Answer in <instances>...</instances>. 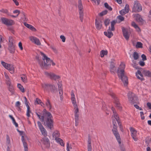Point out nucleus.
<instances>
[{
    "mask_svg": "<svg viewBox=\"0 0 151 151\" xmlns=\"http://www.w3.org/2000/svg\"><path fill=\"white\" fill-rule=\"evenodd\" d=\"M125 65L124 64H121L117 70L118 76L119 78L121 80L125 86L128 84L127 77L124 74V69Z\"/></svg>",
    "mask_w": 151,
    "mask_h": 151,
    "instance_id": "f257e3e1",
    "label": "nucleus"
},
{
    "mask_svg": "<svg viewBox=\"0 0 151 151\" xmlns=\"http://www.w3.org/2000/svg\"><path fill=\"white\" fill-rule=\"evenodd\" d=\"M71 96L72 103L74 106V109H75L74 113L75 122L76 123H77V122L78 120V118L79 117V115L78 114V113L79 112V109L78 106L76 104L75 95L73 91H71Z\"/></svg>",
    "mask_w": 151,
    "mask_h": 151,
    "instance_id": "f03ea898",
    "label": "nucleus"
},
{
    "mask_svg": "<svg viewBox=\"0 0 151 151\" xmlns=\"http://www.w3.org/2000/svg\"><path fill=\"white\" fill-rule=\"evenodd\" d=\"M42 86L44 91L48 92H50L52 93H56L58 92V89L54 85L51 84H42Z\"/></svg>",
    "mask_w": 151,
    "mask_h": 151,
    "instance_id": "7ed1b4c3",
    "label": "nucleus"
},
{
    "mask_svg": "<svg viewBox=\"0 0 151 151\" xmlns=\"http://www.w3.org/2000/svg\"><path fill=\"white\" fill-rule=\"evenodd\" d=\"M42 115L44 116V118L46 123H53V117L51 113L47 111L44 109L42 112Z\"/></svg>",
    "mask_w": 151,
    "mask_h": 151,
    "instance_id": "20e7f679",
    "label": "nucleus"
},
{
    "mask_svg": "<svg viewBox=\"0 0 151 151\" xmlns=\"http://www.w3.org/2000/svg\"><path fill=\"white\" fill-rule=\"evenodd\" d=\"M40 53L43 56L42 59L44 60V63L43 66H40L41 68H43L46 69H47L51 65V60L50 58H48L43 52H40Z\"/></svg>",
    "mask_w": 151,
    "mask_h": 151,
    "instance_id": "39448f33",
    "label": "nucleus"
},
{
    "mask_svg": "<svg viewBox=\"0 0 151 151\" xmlns=\"http://www.w3.org/2000/svg\"><path fill=\"white\" fill-rule=\"evenodd\" d=\"M117 123H114L113 125V128L112 129L113 134L115 137L119 145H121V139L119 132L118 131Z\"/></svg>",
    "mask_w": 151,
    "mask_h": 151,
    "instance_id": "423d86ee",
    "label": "nucleus"
},
{
    "mask_svg": "<svg viewBox=\"0 0 151 151\" xmlns=\"http://www.w3.org/2000/svg\"><path fill=\"white\" fill-rule=\"evenodd\" d=\"M129 100L131 103L133 104H139V99L137 97L134 93L129 92L128 94Z\"/></svg>",
    "mask_w": 151,
    "mask_h": 151,
    "instance_id": "0eeeda50",
    "label": "nucleus"
},
{
    "mask_svg": "<svg viewBox=\"0 0 151 151\" xmlns=\"http://www.w3.org/2000/svg\"><path fill=\"white\" fill-rule=\"evenodd\" d=\"M109 94L114 99V103L115 104V106L118 109L121 111L122 108L119 101V99L113 93L110 92Z\"/></svg>",
    "mask_w": 151,
    "mask_h": 151,
    "instance_id": "6e6552de",
    "label": "nucleus"
},
{
    "mask_svg": "<svg viewBox=\"0 0 151 151\" xmlns=\"http://www.w3.org/2000/svg\"><path fill=\"white\" fill-rule=\"evenodd\" d=\"M78 8L79 10V18L81 22L83 20V9L81 0H80L78 2Z\"/></svg>",
    "mask_w": 151,
    "mask_h": 151,
    "instance_id": "1a4fd4ad",
    "label": "nucleus"
},
{
    "mask_svg": "<svg viewBox=\"0 0 151 151\" xmlns=\"http://www.w3.org/2000/svg\"><path fill=\"white\" fill-rule=\"evenodd\" d=\"M142 10V7L140 4L137 1H134V6L132 8V12H137Z\"/></svg>",
    "mask_w": 151,
    "mask_h": 151,
    "instance_id": "9d476101",
    "label": "nucleus"
},
{
    "mask_svg": "<svg viewBox=\"0 0 151 151\" xmlns=\"http://www.w3.org/2000/svg\"><path fill=\"white\" fill-rule=\"evenodd\" d=\"M45 74L46 76L50 77L51 79H54L55 80H56L60 78L59 76L57 75L51 73L45 72Z\"/></svg>",
    "mask_w": 151,
    "mask_h": 151,
    "instance_id": "9b49d317",
    "label": "nucleus"
},
{
    "mask_svg": "<svg viewBox=\"0 0 151 151\" xmlns=\"http://www.w3.org/2000/svg\"><path fill=\"white\" fill-rule=\"evenodd\" d=\"M130 130L131 133V136L135 141H137V138L136 137L137 131L133 127H130Z\"/></svg>",
    "mask_w": 151,
    "mask_h": 151,
    "instance_id": "f8f14e48",
    "label": "nucleus"
},
{
    "mask_svg": "<svg viewBox=\"0 0 151 151\" xmlns=\"http://www.w3.org/2000/svg\"><path fill=\"white\" fill-rule=\"evenodd\" d=\"M38 126L42 135L45 137L47 135V132L43 126L42 123H38Z\"/></svg>",
    "mask_w": 151,
    "mask_h": 151,
    "instance_id": "ddd939ff",
    "label": "nucleus"
},
{
    "mask_svg": "<svg viewBox=\"0 0 151 151\" xmlns=\"http://www.w3.org/2000/svg\"><path fill=\"white\" fill-rule=\"evenodd\" d=\"M42 142L47 147L49 148L50 147V141L47 138L45 137L43 138L42 140Z\"/></svg>",
    "mask_w": 151,
    "mask_h": 151,
    "instance_id": "4468645a",
    "label": "nucleus"
},
{
    "mask_svg": "<svg viewBox=\"0 0 151 151\" xmlns=\"http://www.w3.org/2000/svg\"><path fill=\"white\" fill-rule=\"evenodd\" d=\"M122 29L123 36L127 40H128L129 39V36L128 34L127 29L124 27H122Z\"/></svg>",
    "mask_w": 151,
    "mask_h": 151,
    "instance_id": "2eb2a0df",
    "label": "nucleus"
},
{
    "mask_svg": "<svg viewBox=\"0 0 151 151\" xmlns=\"http://www.w3.org/2000/svg\"><path fill=\"white\" fill-rule=\"evenodd\" d=\"M30 40L32 42L37 45H40L41 43L38 39L33 36H31L29 38Z\"/></svg>",
    "mask_w": 151,
    "mask_h": 151,
    "instance_id": "dca6fc26",
    "label": "nucleus"
},
{
    "mask_svg": "<svg viewBox=\"0 0 151 151\" xmlns=\"http://www.w3.org/2000/svg\"><path fill=\"white\" fill-rule=\"evenodd\" d=\"M111 31V29H110V27H109V29L107 30V32H104V35L107 37L109 38H110L113 35V34Z\"/></svg>",
    "mask_w": 151,
    "mask_h": 151,
    "instance_id": "f3484780",
    "label": "nucleus"
},
{
    "mask_svg": "<svg viewBox=\"0 0 151 151\" xmlns=\"http://www.w3.org/2000/svg\"><path fill=\"white\" fill-rule=\"evenodd\" d=\"M52 136L53 139L55 140L59 138L60 136V134L58 130H55L53 132Z\"/></svg>",
    "mask_w": 151,
    "mask_h": 151,
    "instance_id": "a211bd4d",
    "label": "nucleus"
},
{
    "mask_svg": "<svg viewBox=\"0 0 151 151\" xmlns=\"http://www.w3.org/2000/svg\"><path fill=\"white\" fill-rule=\"evenodd\" d=\"M101 23L102 22L101 21H98L96 19L95 24L96 28L98 30H100L101 29L102 27Z\"/></svg>",
    "mask_w": 151,
    "mask_h": 151,
    "instance_id": "6ab92c4d",
    "label": "nucleus"
},
{
    "mask_svg": "<svg viewBox=\"0 0 151 151\" xmlns=\"http://www.w3.org/2000/svg\"><path fill=\"white\" fill-rule=\"evenodd\" d=\"M8 49L10 53L13 54L14 53L15 49V45H12L9 44Z\"/></svg>",
    "mask_w": 151,
    "mask_h": 151,
    "instance_id": "aec40b11",
    "label": "nucleus"
},
{
    "mask_svg": "<svg viewBox=\"0 0 151 151\" xmlns=\"http://www.w3.org/2000/svg\"><path fill=\"white\" fill-rule=\"evenodd\" d=\"M7 66L6 69L9 70L11 73H14L15 70V68L14 65L12 64H7Z\"/></svg>",
    "mask_w": 151,
    "mask_h": 151,
    "instance_id": "412c9836",
    "label": "nucleus"
},
{
    "mask_svg": "<svg viewBox=\"0 0 151 151\" xmlns=\"http://www.w3.org/2000/svg\"><path fill=\"white\" fill-rule=\"evenodd\" d=\"M110 71L112 74L114 73V71L116 70V67L114 63L111 62L110 66Z\"/></svg>",
    "mask_w": 151,
    "mask_h": 151,
    "instance_id": "4be33fe9",
    "label": "nucleus"
},
{
    "mask_svg": "<svg viewBox=\"0 0 151 151\" xmlns=\"http://www.w3.org/2000/svg\"><path fill=\"white\" fill-rule=\"evenodd\" d=\"M24 24L26 27L33 31L35 32L37 31L36 29L33 26L30 24L27 23L26 22L24 23Z\"/></svg>",
    "mask_w": 151,
    "mask_h": 151,
    "instance_id": "5701e85b",
    "label": "nucleus"
},
{
    "mask_svg": "<svg viewBox=\"0 0 151 151\" xmlns=\"http://www.w3.org/2000/svg\"><path fill=\"white\" fill-rule=\"evenodd\" d=\"M112 123H116V121L117 123H121L120 119L117 114H115L114 117H112Z\"/></svg>",
    "mask_w": 151,
    "mask_h": 151,
    "instance_id": "b1692460",
    "label": "nucleus"
},
{
    "mask_svg": "<svg viewBox=\"0 0 151 151\" xmlns=\"http://www.w3.org/2000/svg\"><path fill=\"white\" fill-rule=\"evenodd\" d=\"M22 140L24 147V151H28V145L27 143L25 142L24 137L23 136H22Z\"/></svg>",
    "mask_w": 151,
    "mask_h": 151,
    "instance_id": "393cba45",
    "label": "nucleus"
},
{
    "mask_svg": "<svg viewBox=\"0 0 151 151\" xmlns=\"http://www.w3.org/2000/svg\"><path fill=\"white\" fill-rule=\"evenodd\" d=\"M56 142L58 144H60L61 146L64 147L65 143L63 140L60 137L55 140Z\"/></svg>",
    "mask_w": 151,
    "mask_h": 151,
    "instance_id": "a878e982",
    "label": "nucleus"
},
{
    "mask_svg": "<svg viewBox=\"0 0 151 151\" xmlns=\"http://www.w3.org/2000/svg\"><path fill=\"white\" fill-rule=\"evenodd\" d=\"M88 151H92L91 140L90 137H88Z\"/></svg>",
    "mask_w": 151,
    "mask_h": 151,
    "instance_id": "bb28decb",
    "label": "nucleus"
},
{
    "mask_svg": "<svg viewBox=\"0 0 151 151\" xmlns=\"http://www.w3.org/2000/svg\"><path fill=\"white\" fill-rule=\"evenodd\" d=\"M136 21L140 24H142L143 22V19L141 17L140 15L139 14H137L136 15Z\"/></svg>",
    "mask_w": 151,
    "mask_h": 151,
    "instance_id": "cd10ccee",
    "label": "nucleus"
},
{
    "mask_svg": "<svg viewBox=\"0 0 151 151\" xmlns=\"http://www.w3.org/2000/svg\"><path fill=\"white\" fill-rule=\"evenodd\" d=\"M44 124L47 129H49L51 130L53 129V123H44Z\"/></svg>",
    "mask_w": 151,
    "mask_h": 151,
    "instance_id": "c85d7f7f",
    "label": "nucleus"
},
{
    "mask_svg": "<svg viewBox=\"0 0 151 151\" xmlns=\"http://www.w3.org/2000/svg\"><path fill=\"white\" fill-rule=\"evenodd\" d=\"M36 114L41 122H43L45 121V120L44 118V116L42 115V113L41 112H38V113L36 112Z\"/></svg>",
    "mask_w": 151,
    "mask_h": 151,
    "instance_id": "c756f323",
    "label": "nucleus"
},
{
    "mask_svg": "<svg viewBox=\"0 0 151 151\" xmlns=\"http://www.w3.org/2000/svg\"><path fill=\"white\" fill-rule=\"evenodd\" d=\"M6 145L7 146V149L9 150L10 147L11 146L10 140L9 137L8 135L6 136Z\"/></svg>",
    "mask_w": 151,
    "mask_h": 151,
    "instance_id": "7c9ffc66",
    "label": "nucleus"
},
{
    "mask_svg": "<svg viewBox=\"0 0 151 151\" xmlns=\"http://www.w3.org/2000/svg\"><path fill=\"white\" fill-rule=\"evenodd\" d=\"M142 73L145 76L151 77V72L149 70H144Z\"/></svg>",
    "mask_w": 151,
    "mask_h": 151,
    "instance_id": "2f4dec72",
    "label": "nucleus"
},
{
    "mask_svg": "<svg viewBox=\"0 0 151 151\" xmlns=\"http://www.w3.org/2000/svg\"><path fill=\"white\" fill-rule=\"evenodd\" d=\"M116 20H114L111 22V30L112 31H114L115 30L114 25L116 23Z\"/></svg>",
    "mask_w": 151,
    "mask_h": 151,
    "instance_id": "473e14b6",
    "label": "nucleus"
},
{
    "mask_svg": "<svg viewBox=\"0 0 151 151\" xmlns=\"http://www.w3.org/2000/svg\"><path fill=\"white\" fill-rule=\"evenodd\" d=\"M108 54V51L107 50H102L100 52L101 57L103 58L104 55H106Z\"/></svg>",
    "mask_w": 151,
    "mask_h": 151,
    "instance_id": "72a5a7b5",
    "label": "nucleus"
},
{
    "mask_svg": "<svg viewBox=\"0 0 151 151\" xmlns=\"http://www.w3.org/2000/svg\"><path fill=\"white\" fill-rule=\"evenodd\" d=\"M8 19L7 18L4 17H1V18L2 23L6 25H7Z\"/></svg>",
    "mask_w": 151,
    "mask_h": 151,
    "instance_id": "f704fd0d",
    "label": "nucleus"
},
{
    "mask_svg": "<svg viewBox=\"0 0 151 151\" xmlns=\"http://www.w3.org/2000/svg\"><path fill=\"white\" fill-rule=\"evenodd\" d=\"M40 58L39 56L37 54V55L36 56V59L38 61L40 66H43V61L41 62Z\"/></svg>",
    "mask_w": 151,
    "mask_h": 151,
    "instance_id": "c9c22d12",
    "label": "nucleus"
},
{
    "mask_svg": "<svg viewBox=\"0 0 151 151\" xmlns=\"http://www.w3.org/2000/svg\"><path fill=\"white\" fill-rule=\"evenodd\" d=\"M17 87L22 92L24 93V88L20 84L18 83L17 84Z\"/></svg>",
    "mask_w": 151,
    "mask_h": 151,
    "instance_id": "e433bc0d",
    "label": "nucleus"
},
{
    "mask_svg": "<svg viewBox=\"0 0 151 151\" xmlns=\"http://www.w3.org/2000/svg\"><path fill=\"white\" fill-rule=\"evenodd\" d=\"M9 43L8 44H11V45H14V39L13 37H12L11 36H10L9 37Z\"/></svg>",
    "mask_w": 151,
    "mask_h": 151,
    "instance_id": "4c0bfd02",
    "label": "nucleus"
},
{
    "mask_svg": "<svg viewBox=\"0 0 151 151\" xmlns=\"http://www.w3.org/2000/svg\"><path fill=\"white\" fill-rule=\"evenodd\" d=\"M104 6L107 9H108L109 11H111L112 10V8L111 7V6L109 5L106 2L104 3Z\"/></svg>",
    "mask_w": 151,
    "mask_h": 151,
    "instance_id": "58836bf2",
    "label": "nucleus"
},
{
    "mask_svg": "<svg viewBox=\"0 0 151 151\" xmlns=\"http://www.w3.org/2000/svg\"><path fill=\"white\" fill-rule=\"evenodd\" d=\"M7 25H12L14 24V21L12 19H8Z\"/></svg>",
    "mask_w": 151,
    "mask_h": 151,
    "instance_id": "ea45409f",
    "label": "nucleus"
},
{
    "mask_svg": "<svg viewBox=\"0 0 151 151\" xmlns=\"http://www.w3.org/2000/svg\"><path fill=\"white\" fill-rule=\"evenodd\" d=\"M47 106L49 108L50 110L51 109L52 106L51 105L50 100L49 99L47 100V102L46 103Z\"/></svg>",
    "mask_w": 151,
    "mask_h": 151,
    "instance_id": "a19ab883",
    "label": "nucleus"
},
{
    "mask_svg": "<svg viewBox=\"0 0 151 151\" xmlns=\"http://www.w3.org/2000/svg\"><path fill=\"white\" fill-rule=\"evenodd\" d=\"M133 57L134 60H137L139 58L138 53L136 52H134L133 54Z\"/></svg>",
    "mask_w": 151,
    "mask_h": 151,
    "instance_id": "79ce46f5",
    "label": "nucleus"
},
{
    "mask_svg": "<svg viewBox=\"0 0 151 151\" xmlns=\"http://www.w3.org/2000/svg\"><path fill=\"white\" fill-rule=\"evenodd\" d=\"M132 25L133 26L135 29H138L139 30H138V31H140V28L139 27L138 25L135 23L134 22H132Z\"/></svg>",
    "mask_w": 151,
    "mask_h": 151,
    "instance_id": "37998d69",
    "label": "nucleus"
},
{
    "mask_svg": "<svg viewBox=\"0 0 151 151\" xmlns=\"http://www.w3.org/2000/svg\"><path fill=\"white\" fill-rule=\"evenodd\" d=\"M27 110L26 115L27 117H29L30 116V113H31V111L30 110V107L29 106H27Z\"/></svg>",
    "mask_w": 151,
    "mask_h": 151,
    "instance_id": "c03bdc74",
    "label": "nucleus"
},
{
    "mask_svg": "<svg viewBox=\"0 0 151 151\" xmlns=\"http://www.w3.org/2000/svg\"><path fill=\"white\" fill-rule=\"evenodd\" d=\"M9 86V90L12 93V94H13L14 90L13 86L12 85Z\"/></svg>",
    "mask_w": 151,
    "mask_h": 151,
    "instance_id": "a18cd8bd",
    "label": "nucleus"
},
{
    "mask_svg": "<svg viewBox=\"0 0 151 151\" xmlns=\"http://www.w3.org/2000/svg\"><path fill=\"white\" fill-rule=\"evenodd\" d=\"M142 44L140 42H137L136 45V48H142Z\"/></svg>",
    "mask_w": 151,
    "mask_h": 151,
    "instance_id": "49530a36",
    "label": "nucleus"
},
{
    "mask_svg": "<svg viewBox=\"0 0 151 151\" xmlns=\"http://www.w3.org/2000/svg\"><path fill=\"white\" fill-rule=\"evenodd\" d=\"M108 12V11L105 10L104 11H103L99 14V16L102 17L104 15L106 14Z\"/></svg>",
    "mask_w": 151,
    "mask_h": 151,
    "instance_id": "de8ad7c7",
    "label": "nucleus"
},
{
    "mask_svg": "<svg viewBox=\"0 0 151 151\" xmlns=\"http://www.w3.org/2000/svg\"><path fill=\"white\" fill-rule=\"evenodd\" d=\"M35 104H42L43 105H44V104L41 101L40 99H38V98H37L36 99V101L35 102Z\"/></svg>",
    "mask_w": 151,
    "mask_h": 151,
    "instance_id": "09e8293b",
    "label": "nucleus"
},
{
    "mask_svg": "<svg viewBox=\"0 0 151 151\" xmlns=\"http://www.w3.org/2000/svg\"><path fill=\"white\" fill-rule=\"evenodd\" d=\"M102 109L104 111H107L108 108L104 102L102 103Z\"/></svg>",
    "mask_w": 151,
    "mask_h": 151,
    "instance_id": "8fccbe9b",
    "label": "nucleus"
},
{
    "mask_svg": "<svg viewBox=\"0 0 151 151\" xmlns=\"http://www.w3.org/2000/svg\"><path fill=\"white\" fill-rule=\"evenodd\" d=\"M110 22V20L109 19H106L105 20L104 23L106 27H107L109 24Z\"/></svg>",
    "mask_w": 151,
    "mask_h": 151,
    "instance_id": "3c124183",
    "label": "nucleus"
},
{
    "mask_svg": "<svg viewBox=\"0 0 151 151\" xmlns=\"http://www.w3.org/2000/svg\"><path fill=\"white\" fill-rule=\"evenodd\" d=\"M21 78L22 79V81L23 82L25 83L27 81V77L23 75V76L21 77Z\"/></svg>",
    "mask_w": 151,
    "mask_h": 151,
    "instance_id": "603ef678",
    "label": "nucleus"
},
{
    "mask_svg": "<svg viewBox=\"0 0 151 151\" xmlns=\"http://www.w3.org/2000/svg\"><path fill=\"white\" fill-rule=\"evenodd\" d=\"M117 18L120 20V22H122L124 20V17L121 15H119L118 16Z\"/></svg>",
    "mask_w": 151,
    "mask_h": 151,
    "instance_id": "864d4df0",
    "label": "nucleus"
},
{
    "mask_svg": "<svg viewBox=\"0 0 151 151\" xmlns=\"http://www.w3.org/2000/svg\"><path fill=\"white\" fill-rule=\"evenodd\" d=\"M124 10L126 11V12H128L129 11V5L127 4L125 6L124 8Z\"/></svg>",
    "mask_w": 151,
    "mask_h": 151,
    "instance_id": "5fc2aeb1",
    "label": "nucleus"
},
{
    "mask_svg": "<svg viewBox=\"0 0 151 151\" xmlns=\"http://www.w3.org/2000/svg\"><path fill=\"white\" fill-rule=\"evenodd\" d=\"M120 14H121L122 15H124L125 14L127 13V12H126V11L124 9H123L120 11L119 12Z\"/></svg>",
    "mask_w": 151,
    "mask_h": 151,
    "instance_id": "6e6d98bb",
    "label": "nucleus"
},
{
    "mask_svg": "<svg viewBox=\"0 0 151 151\" xmlns=\"http://www.w3.org/2000/svg\"><path fill=\"white\" fill-rule=\"evenodd\" d=\"M1 64L6 69V68H7V66H7V64H7L5 62H4L3 61H1Z\"/></svg>",
    "mask_w": 151,
    "mask_h": 151,
    "instance_id": "4d7b16f0",
    "label": "nucleus"
},
{
    "mask_svg": "<svg viewBox=\"0 0 151 151\" xmlns=\"http://www.w3.org/2000/svg\"><path fill=\"white\" fill-rule=\"evenodd\" d=\"M0 12L6 14H8V11L6 9H2L0 10Z\"/></svg>",
    "mask_w": 151,
    "mask_h": 151,
    "instance_id": "13d9d810",
    "label": "nucleus"
},
{
    "mask_svg": "<svg viewBox=\"0 0 151 151\" xmlns=\"http://www.w3.org/2000/svg\"><path fill=\"white\" fill-rule=\"evenodd\" d=\"M22 15V18H23V19H24V20H26V18L25 17V13L23 12H20V13Z\"/></svg>",
    "mask_w": 151,
    "mask_h": 151,
    "instance_id": "bf43d9fd",
    "label": "nucleus"
},
{
    "mask_svg": "<svg viewBox=\"0 0 151 151\" xmlns=\"http://www.w3.org/2000/svg\"><path fill=\"white\" fill-rule=\"evenodd\" d=\"M24 103L25 104L26 106H29L28 104V103H29V102L27 101V100L25 96L24 97Z\"/></svg>",
    "mask_w": 151,
    "mask_h": 151,
    "instance_id": "052dcab7",
    "label": "nucleus"
},
{
    "mask_svg": "<svg viewBox=\"0 0 151 151\" xmlns=\"http://www.w3.org/2000/svg\"><path fill=\"white\" fill-rule=\"evenodd\" d=\"M136 75L137 78L140 80L141 81H142L144 80V79L143 77H140L137 74V73H136Z\"/></svg>",
    "mask_w": 151,
    "mask_h": 151,
    "instance_id": "680f3d73",
    "label": "nucleus"
},
{
    "mask_svg": "<svg viewBox=\"0 0 151 151\" xmlns=\"http://www.w3.org/2000/svg\"><path fill=\"white\" fill-rule=\"evenodd\" d=\"M60 37L62 40V41L63 42H65V37L63 35H61L60 36Z\"/></svg>",
    "mask_w": 151,
    "mask_h": 151,
    "instance_id": "e2e57ef3",
    "label": "nucleus"
},
{
    "mask_svg": "<svg viewBox=\"0 0 151 151\" xmlns=\"http://www.w3.org/2000/svg\"><path fill=\"white\" fill-rule=\"evenodd\" d=\"M72 147L70 146L69 142H68L67 144V151H70V149H71Z\"/></svg>",
    "mask_w": 151,
    "mask_h": 151,
    "instance_id": "0e129e2a",
    "label": "nucleus"
},
{
    "mask_svg": "<svg viewBox=\"0 0 151 151\" xmlns=\"http://www.w3.org/2000/svg\"><path fill=\"white\" fill-rule=\"evenodd\" d=\"M151 141V138L149 137H147L146 139V142L147 144H148Z\"/></svg>",
    "mask_w": 151,
    "mask_h": 151,
    "instance_id": "69168bd1",
    "label": "nucleus"
},
{
    "mask_svg": "<svg viewBox=\"0 0 151 151\" xmlns=\"http://www.w3.org/2000/svg\"><path fill=\"white\" fill-rule=\"evenodd\" d=\"M141 57L142 58V60L143 61H145L147 60L146 56L144 54H143L141 55Z\"/></svg>",
    "mask_w": 151,
    "mask_h": 151,
    "instance_id": "338daca9",
    "label": "nucleus"
},
{
    "mask_svg": "<svg viewBox=\"0 0 151 151\" xmlns=\"http://www.w3.org/2000/svg\"><path fill=\"white\" fill-rule=\"evenodd\" d=\"M147 107L149 109H151V103L150 102H147Z\"/></svg>",
    "mask_w": 151,
    "mask_h": 151,
    "instance_id": "774afa93",
    "label": "nucleus"
}]
</instances>
